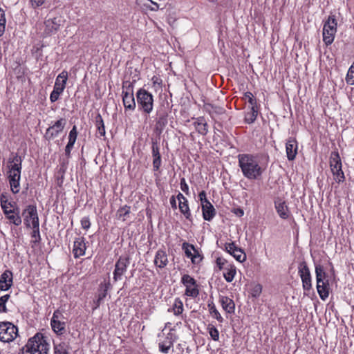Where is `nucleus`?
Returning a JSON list of instances; mask_svg holds the SVG:
<instances>
[{
  "mask_svg": "<svg viewBox=\"0 0 354 354\" xmlns=\"http://www.w3.org/2000/svg\"><path fill=\"white\" fill-rule=\"evenodd\" d=\"M239 166L243 175L249 180L259 178L266 169L260 158L249 153H242L238 156Z\"/></svg>",
  "mask_w": 354,
  "mask_h": 354,
  "instance_id": "f257e3e1",
  "label": "nucleus"
},
{
  "mask_svg": "<svg viewBox=\"0 0 354 354\" xmlns=\"http://www.w3.org/2000/svg\"><path fill=\"white\" fill-rule=\"evenodd\" d=\"M22 158L18 154L10 157L7 164V176L11 191L17 194L20 190V179L21 173Z\"/></svg>",
  "mask_w": 354,
  "mask_h": 354,
  "instance_id": "f03ea898",
  "label": "nucleus"
},
{
  "mask_svg": "<svg viewBox=\"0 0 354 354\" xmlns=\"http://www.w3.org/2000/svg\"><path fill=\"white\" fill-rule=\"evenodd\" d=\"M50 344L41 333L30 338L23 346L21 354H48Z\"/></svg>",
  "mask_w": 354,
  "mask_h": 354,
  "instance_id": "7ed1b4c3",
  "label": "nucleus"
},
{
  "mask_svg": "<svg viewBox=\"0 0 354 354\" xmlns=\"http://www.w3.org/2000/svg\"><path fill=\"white\" fill-rule=\"evenodd\" d=\"M316 288L322 300H326L329 296V275L321 264H315Z\"/></svg>",
  "mask_w": 354,
  "mask_h": 354,
  "instance_id": "20e7f679",
  "label": "nucleus"
},
{
  "mask_svg": "<svg viewBox=\"0 0 354 354\" xmlns=\"http://www.w3.org/2000/svg\"><path fill=\"white\" fill-rule=\"evenodd\" d=\"M137 102L140 109L149 114L153 110V97L147 90L140 88L136 93Z\"/></svg>",
  "mask_w": 354,
  "mask_h": 354,
  "instance_id": "39448f33",
  "label": "nucleus"
},
{
  "mask_svg": "<svg viewBox=\"0 0 354 354\" xmlns=\"http://www.w3.org/2000/svg\"><path fill=\"white\" fill-rule=\"evenodd\" d=\"M18 335V328L10 322H0V341L4 343L13 342Z\"/></svg>",
  "mask_w": 354,
  "mask_h": 354,
  "instance_id": "423d86ee",
  "label": "nucleus"
},
{
  "mask_svg": "<svg viewBox=\"0 0 354 354\" xmlns=\"http://www.w3.org/2000/svg\"><path fill=\"white\" fill-rule=\"evenodd\" d=\"M337 23L334 15H330L323 27V41L326 45L331 44L337 32Z\"/></svg>",
  "mask_w": 354,
  "mask_h": 354,
  "instance_id": "0eeeda50",
  "label": "nucleus"
},
{
  "mask_svg": "<svg viewBox=\"0 0 354 354\" xmlns=\"http://www.w3.org/2000/svg\"><path fill=\"white\" fill-rule=\"evenodd\" d=\"M122 95L124 108L131 111L134 110L136 105L133 96V86L130 82H123Z\"/></svg>",
  "mask_w": 354,
  "mask_h": 354,
  "instance_id": "6e6552de",
  "label": "nucleus"
},
{
  "mask_svg": "<svg viewBox=\"0 0 354 354\" xmlns=\"http://www.w3.org/2000/svg\"><path fill=\"white\" fill-rule=\"evenodd\" d=\"M330 167L334 180L339 183L344 180V174L342 169L340 156L337 152H333L330 158Z\"/></svg>",
  "mask_w": 354,
  "mask_h": 354,
  "instance_id": "1a4fd4ad",
  "label": "nucleus"
},
{
  "mask_svg": "<svg viewBox=\"0 0 354 354\" xmlns=\"http://www.w3.org/2000/svg\"><path fill=\"white\" fill-rule=\"evenodd\" d=\"M181 283L185 287V295L195 298L199 295L198 285L196 281L189 274H184L181 278Z\"/></svg>",
  "mask_w": 354,
  "mask_h": 354,
  "instance_id": "9d476101",
  "label": "nucleus"
},
{
  "mask_svg": "<svg viewBox=\"0 0 354 354\" xmlns=\"http://www.w3.org/2000/svg\"><path fill=\"white\" fill-rule=\"evenodd\" d=\"M24 223L27 227H32L39 225L37 208L30 205L23 211Z\"/></svg>",
  "mask_w": 354,
  "mask_h": 354,
  "instance_id": "9b49d317",
  "label": "nucleus"
},
{
  "mask_svg": "<svg viewBox=\"0 0 354 354\" xmlns=\"http://www.w3.org/2000/svg\"><path fill=\"white\" fill-rule=\"evenodd\" d=\"M298 274L301 278L304 290H310L312 288V278L309 268L305 261L299 263Z\"/></svg>",
  "mask_w": 354,
  "mask_h": 354,
  "instance_id": "f8f14e48",
  "label": "nucleus"
},
{
  "mask_svg": "<svg viewBox=\"0 0 354 354\" xmlns=\"http://www.w3.org/2000/svg\"><path fill=\"white\" fill-rule=\"evenodd\" d=\"M129 263L130 261L128 257L124 256L119 257L115 264V269L113 273V279L115 282L122 279V277L127 272Z\"/></svg>",
  "mask_w": 354,
  "mask_h": 354,
  "instance_id": "ddd939ff",
  "label": "nucleus"
},
{
  "mask_svg": "<svg viewBox=\"0 0 354 354\" xmlns=\"http://www.w3.org/2000/svg\"><path fill=\"white\" fill-rule=\"evenodd\" d=\"M62 313L59 310H55L50 320V326L53 330L57 335H62L65 332L66 323Z\"/></svg>",
  "mask_w": 354,
  "mask_h": 354,
  "instance_id": "4468645a",
  "label": "nucleus"
},
{
  "mask_svg": "<svg viewBox=\"0 0 354 354\" xmlns=\"http://www.w3.org/2000/svg\"><path fill=\"white\" fill-rule=\"evenodd\" d=\"M225 250L231 254L237 261L243 263L246 260L245 252L239 248L234 242L225 243L224 245Z\"/></svg>",
  "mask_w": 354,
  "mask_h": 354,
  "instance_id": "2eb2a0df",
  "label": "nucleus"
},
{
  "mask_svg": "<svg viewBox=\"0 0 354 354\" xmlns=\"http://www.w3.org/2000/svg\"><path fill=\"white\" fill-rule=\"evenodd\" d=\"M66 124V120L64 118H61L56 121L54 124L49 127L46 132V138L48 140L53 139L57 137L64 129Z\"/></svg>",
  "mask_w": 354,
  "mask_h": 354,
  "instance_id": "dca6fc26",
  "label": "nucleus"
},
{
  "mask_svg": "<svg viewBox=\"0 0 354 354\" xmlns=\"http://www.w3.org/2000/svg\"><path fill=\"white\" fill-rule=\"evenodd\" d=\"M178 202V209L185 218L189 221H192V213L189 207L188 200L179 192L176 196Z\"/></svg>",
  "mask_w": 354,
  "mask_h": 354,
  "instance_id": "f3484780",
  "label": "nucleus"
},
{
  "mask_svg": "<svg viewBox=\"0 0 354 354\" xmlns=\"http://www.w3.org/2000/svg\"><path fill=\"white\" fill-rule=\"evenodd\" d=\"M13 286V273L10 270H6L0 275V290L7 291Z\"/></svg>",
  "mask_w": 354,
  "mask_h": 354,
  "instance_id": "a211bd4d",
  "label": "nucleus"
},
{
  "mask_svg": "<svg viewBox=\"0 0 354 354\" xmlns=\"http://www.w3.org/2000/svg\"><path fill=\"white\" fill-rule=\"evenodd\" d=\"M63 19L61 17H56L52 19H48L45 21V32L47 34H53L56 32L62 24L63 23Z\"/></svg>",
  "mask_w": 354,
  "mask_h": 354,
  "instance_id": "6ab92c4d",
  "label": "nucleus"
},
{
  "mask_svg": "<svg viewBox=\"0 0 354 354\" xmlns=\"http://www.w3.org/2000/svg\"><path fill=\"white\" fill-rule=\"evenodd\" d=\"M298 144L295 138H289L286 142V151L288 160L295 159L297 154Z\"/></svg>",
  "mask_w": 354,
  "mask_h": 354,
  "instance_id": "aec40b11",
  "label": "nucleus"
},
{
  "mask_svg": "<svg viewBox=\"0 0 354 354\" xmlns=\"http://www.w3.org/2000/svg\"><path fill=\"white\" fill-rule=\"evenodd\" d=\"M86 250V240L84 237L75 239L73 243V254L75 259L79 258L85 254Z\"/></svg>",
  "mask_w": 354,
  "mask_h": 354,
  "instance_id": "412c9836",
  "label": "nucleus"
},
{
  "mask_svg": "<svg viewBox=\"0 0 354 354\" xmlns=\"http://www.w3.org/2000/svg\"><path fill=\"white\" fill-rule=\"evenodd\" d=\"M111 284L109 281L104 280L100 284L97 294L96 296V301H95V306L94 308H97L100 306L103 299L106 297L107 291L110 288Z\"/></svg>",
  "mask_w": 354,
  "mask_h": 354,
  "instance_id": "4be33fe9",
  "label": "nucleus"
},
{
  "mask_svg": "<svg viewBox=\"0 0 354 354\" xmlns=\"http://www.w3.org/2000/svg\"><path fill=\"white\" fill-rule=\"evenodd\" d=\"M151 153L153 157V170L154 171H159L162 164L161 156L160 153V149L156 142H153L151 147Z\"/></svg>",
  "mask_w": 354,
  "mask_h": 354,
  "instance_id": "5701e85b",
  "label": "nucleus"
},
{
  "mask_svg": "<svg viewBox=\"0 0 354 354\" xmlns=\"http://www.w3.org/2000/svg\"><path fill=\"white\" fill-rule=\"evenodd\" d=\"M274 207L280 218L287 219L289 217V209L285 201L279 198L276 200L274 201Z\"/></svg>",
  "mask_w": 354,
  "mask_h": 354,
  "instance_id": "b1692460",
  "label": "nucleus"
},
{
  "mask_svg": "<svg viewBox=\"0 0 354 354\" xmlns=\"http://www.w3.org/2000/svg\"><path fill=\"white\" fill-rule=\"evenodd\" d=\"M153 263L159 268H164L169 263L166 252L163 250H158L155 255Z\"/></svg>",
  "mask_w": 354,
  "mask_h": 354,
  "instance_id": "393cba45",
  "label": "nucleus"
},
{
  "mask_svg": "<svg viewBox=\"0 0 354 354\" xmlns=\"http://www.w3.org/2000/svg\"><path fill=\"white\" fill-rule=\"evenodd\" d=\"M12 211L5 214L6 219L8 220L10 224L19 226L21 224L22 220L20 216V209L19 207L12 208Z\"/></svg>",
  "mask_w": 354,
  "mask_h": 354,
  "instance_id": "a878e982",
  "label": "nucleus"
},
{
  "mask_svg": "<svg viewBox=\"0 0 354 354\" xmlns=\"http://www.w3.org/2000/svg\"><path fill=\"white\" fill-rule=\"evenodd\" d=\"M185 255L192 259V263H195L198 258H200L198 252L196 250L193 245L184 243L182 246Z\"/></svg>",
  "mask_w": 354,
  "mask_h": 354,
  "instance_id": "bb28decb",
  "label": "nucleus"
},
{
  "mask_svg": "<svg viewBox=\"0 0 354 354\" xmlns=\"http://www.w3.org/2000/svg\"><path fill=\"white\" fill-rule=\"evenodd\" d=\"M220 303L223 309L227 313L232 314L234 313L235 304L234 301L228 297L221 296L220 297Z\"/></svg>",
  "mask_w": 354,
  "mask_h": 354,
  "instance_id": "cd10ccee",
  "label": "nucleus"
},
{
  "mask_svg": "<svg viewBox=\"0 0 354 354\" xmlns=\"http://www.w3.org/2000/svg\"><path fill=\"white\" fill-rule=\"evenodd\" d=\"M203 217L206 221H211L216 214V210L211 203H206L202 205Z\"/></svg>",
  "mask_w": 354,
  "mask_h": 354,
  "instance_id": "c85d7f7f",
  "label": "nucleus"
},
{
  "mask_svg": "<svg viewBox=\"0 0 354 354\" xmlns=\"http://www.w3.org/2000/svg\"><path fill=\"white\" fill-rule=\"evenodd\" d=\"M193 124L198 133L201 135L207 134L208 131L207 124L204 118L200 117L196 118V120L193 122Z\"/></svg>",
  "mask_w": 354,
  "mask_h": 354,
  "instance_id": "c756f323",
  "label": "nucleus"
},
{
  "mask_svg": "<svg viewBox=\"0 0 354 354\" xmlns=\"http://www.w3.org/2000/svg\"><path fill=\"white\" fill-rule=\"evenodd\" d=\"M172 335L169 333L165 339L159 342V350L163 353H168L170 348L173 346Z\"/></svg>",
  "mask_w": 354,
  "mask_h": 354,
  "instance_id": "7c9ffc66",
  "label": "nucleus"
},
{
  "mask_svg": "<svg viewBox=\"0 0 354 354\" xmlns=\"http://www.w3.org/2000/svg\"><path fill=\"white\" fill-rule=\"evenodd\" d=\"M236 274V268L232 263L223 270V276L225 281L228 283L232 282Z\"/></svg>",
  "mask_w": 354,
  "mask_h": 354,
  "instance_id": "2f4dec72",
  "label": "nucleus"
},
{
  "mask_svg": "<svg viewBox=\"0 0 354 354\" xmlns=\"http://www.w3.org/2000/svg\"><path fill=\"white\" fill-rule=\"evenodd\" d=\"M68 79V73L66 71L62 72L57 77L54 85L55 88H59V91L63 92L65 87L66 80Z\"/></svg>",
  "mask_w": 354,
  "mask_h": 354,
  "instance_id": "473e14b6",
  "label": "nucleus"
},
{
  "mask_svg": "<svg viewBox=\"0 0 354 354\" xmlns=\"http://www.w3.org/2000/svg\"><path fill=\"white\" fill-rule=\"evenodd\" d=\"M168 311L173 313L175 315H180L183 311V304L182 301L179 298L175 299L172 307L169 308Z\"/></svg>",
  "mask_w": 354,
  "mask_h": 354,
  "instance_id": "72a5a7b5",
  "label": "nucleus"
},
{
  "mask_svg": "<svg viewBox=\"0 0 354 354\" xmlns=\"http://www.w3.org/2000/svg\"><path fill=\"white\" fill-rule=\"evenodd\" d=\"M0 202L4 215L12 211V208L18 207L15 203L9 202L4 196L1 197Z\"/></svg>",
  "mask_w": 354,
  "mask_h": 354,
  "instance_id": "f704fd0d",
  "label": "nucleus"
},
{
  "mask_svg": "<svg viewBox=\"0 0 354 354\" xmlns=\"http://www.w3.org/2000/svg\"><path fill=\"white\" fill-rule=\"evenodd\" d=\"M258 115V109L257 106H251L250 111L245 113V120L247 123L254 122Z\"/></svg>",
  "mask_w": 354,
  "mask_h": 354,
  "instance_id": "c9c22d12",
  "label": "nucleus"
},
{
  "mask_svg": "<svg viewBox=\"0 0 354 354\" xmlns=\"http://www.w3.org/2000/svg\"><path fill=\"white\" fill-rule=\"evenodd\" d=\"M209 313L211 315L215 318L216 320H218L219 322H223V318L221 315L220 313L218 311L216 308L215 307L214 303H211L208 304Z\"/></svg>",
  "mask_w": 354,
  "mask_h": 354,
  "instance_id": "e433bc0d",
  "label": "nucleus"
},
{
  "mask_svg": "<svg viewBox=\"0 0 354 354\" xmlns=\"http://www.w3.org/2000/svg\"><path fill=\"white\" fill-rule=\"evenodd\" d=\"M32 232L31 234V243L32 244H37L41 240L40 232H39V225L32 227Z\"/></svg>",
  "mask_w": 354,
  "mask_h": 354,
  "instance_id": "4c0bfd02",
  "label": "nucleus"
},
{
  "mask_svg": "<svg viewBox=\"0 0 354 354\" xmlns=\"http://www.w3.org/2000/svg\"><path fill=\"white\" fill-rule=\"evenodd\" d=\"M54 354H68V346L65 342H61L54 346Z\"/></svg>",
  "mask_w": 354,
  "mask_h": 354,
  "instance_id": "58836bf2",
  "label": "nucleus"
},
{
  "mask_svg": "<svg viewBox=\"0 0 354 354\" xmlns=\"http://www.w3.org/2000/svg\"><path fill=\"white\" fill-rule=\"evenodd\" d=\"M129 212L130 207L124 205L119 208L117 212V216L119 218L124 221L126 220V216L129 214Z\"/></svg>",
  "mask_w": 354,
  "mask_h": 354,
  "instance_id": "ea45409f",
  "label": "nucleus"
},
{
  "mask_svg": "<svg viewBox=\"0 0 354 354\" xmlns=\"http://www.w3.org/2000/svg\"><path fill=\"white\" fill-rule=\"evenodd\" d=\"M208 333L211 338L214 341H218L219 339V332L218 329L213 325L209 324L207 326Z\"/></svg>",
  "mask_w": 354,
  "mask_h": 354,
  "instance_id": "a19ab883",
  "label": "nucleus"
},
{
  "mask_svg": "<svg viewBox=\"0 0 354 354\" xmlns=\"http://www.w3.org/2000/svg\"><path fill=\"white\" fill-rule=\"evenodd\" d=\"M216 264L219 270H223L231 263H230L225 258L219 257L216 259Z\"/></svg>",
  "mask_w": 354,
  "mask_h": 354,
  "instance_id": "79ce46f5",
  "label": "nucleus"
},
{
  "mask_svg": "<svg viewBox=\"0 0 354 354\" xmlns=\"http://www.w3.org/2000/svg\"><path fill=\"white\" fill-rule=\"evenodd\" d=\"M10 295H5L3 296L0 297V313H6V303L10 299Z\"/></svg>",
  "mask_w": 354,
  "mask_h": 354,
  "instance_id": "37998d69",
  "label": "nucleus"
},
{
  "mask_svg": "<svg viewBox=\"0 0 354 354\" xmlns=\"http://www.w3.org/2000/svg\"><path fill=\"white\" fill-rule=\"evenodd\" d=\"M6 21L5 12L1 8H0V37L5 31Z\"/></svg>",
  "mask_w": 354,
  "mask_h": 354,
  "instance_id": "c03bdc74",
  "label": "nucleus"
},
{
  "mask_svg": "<svg viewBox=\"0 0 354 354\" xmlns=\"http://www.w3.org/2000/svg\"><path fill=\"white\" fill-rule=\"evenodd\" d=\"M245 101H247L251 106H257V101L253 94L250 92H245L243 97Z\"/></svg>",
  "mask_w": 354,
  "mask_h": 354,
  "instance_id": "a18cd8bd",
  "label": "nucleus"
},
{
  "mask_svg": "<svg viewBox=\"0 0 354 354\" xmlns=\"http://www.w3.org/2000/svg\"><path fill=\"white\" fill-rule=\"evenodd\" d=\"M346 81L348 84L354 85V68H349Z\"/></svg>",
  "mask_w": 354,
  "mask_h": 354,
  "instance_id": "49530a36",
  "label": "nucleus"
},
{
  "mask_svg": "<svg viewBox=\"0 0 354 354\" xmlns=\"http://www.w3.org/2000/svg\"><path fill=\"white\" fill-rule=\"evenodd\" d=\"M98 118L99 120H97L98 133L101 136H102L105 135V128L102 117L99 115Z\"/></svg>",
  "mask_w": 354,
  "mask_h": 354,
  "instance_id": "de8ad7c7",
  "label": "nucleus"
},
{
  "mask_svg": "<svg viewBox=\"0 0 354 354\" xmlns=\"http://www.w3.org/2000/svg\"><path fill=\"white\" fill-rule=\"evenodd\" d=\"M62 92L59 91V88H53V91L50 93V100L52 102H55L59 99L60 94Z\"/></svg>",
  "mask_w": 354,
  "mask_h": 354,
  "instance_id": "09e8293b",
  "label": "nucleus"
},
{
  "mask_svg": "<svg viewBox=\"0 0 354 354\" xmlns=\"http://www.w3.org/2000/svg\"><path fill=\"white\" fill-rule=\"evenodd\" d=\"M77 128L75 126H74L69 132L68 142L75 143L77 139Z\"/></svg>",
  "mask_w": 354,
  "mask_h": 354,
  "instance_id": "8fccbe9b",
  "label": "nucleus"
},
{
  "mask_svg": "<svg viewBox=\"0 0 354 354\" xmlns=\"http://www.w3.org/2000/svg\"><path fill=\"white\" fill-rule=\"evenodd\" d=\"M81 226L84 230H88L91 227V221L88 216L83 217L81 219Z\"/></svg>",
  "mask_w": 354,
  "mask_h": 354,
  "instance_id": "3c124183",
  "label": "nucleus"
},
{
  "mask_svg": "<svg viewBox=\"0 0 354 354\" xmlns=\"http://www.w3.org/2000/svg\"><path fill=\"white\" fill-rule=\"evenodd\" d=\"M180 186L181 190L185 192L186 194H189V186L186 183V180L184 178L180 179Z\"/></svg>",
  "mask_w": 354,
  "mask_h": 354,
  "instance_id": "603ef678",
  "label": "nucleus"
},
{
  "mask_svg": "<svg viewBox=\"0 0 354 354\" xmlns=\"http://www.w3.org/2000/svg\"><path fill=\"white\" fill-rule=\"evenodd\" d=\"M46 0H30V3L33 8L42 6Z\"/></svg>",
  "mask_w": 354,
  "mask_h": 354,
  "instance_id": "864d4df0",
  "label": "nucleus"
},
{
  "mask_svg": "<svg viewBox=\"0 0 354 354\" xmlns=\"http://www.w3.org/2000/svg\"><path fill=\"white\" fill-rule=\"evenodd\" d=\"M199 199L201 202V205H203V204H205L206 203H210L207 197H206V193L204 191H202L198 194Z\"/></svg>",
  "mask_w": 354,
  "mask_h": 354,
  "instance_id": "5fc2aeb1",
  "label": "nucleus"
},
{
  "mask_svg": "<svg viewBox=\"0 0 354 354\" xmlns=\"http://www.w3.org/2000/svg\"><path fill=\"white\" fill-rule=\"evenodd\" d=\"M74 144L75 143H73V142H68L67 145L66 146L65 153L67 156H70L71 151L72 149L73 148Z\"/></svg>",
  "mask_w": 354,
  "mask_h": 354,
  "instance_id": "6e6d98bb",
  "label": "nucleus"
},
{
  "mask_svg": "<svg viewBox=\"0 0 354 354\" xmlns=\"http://www.w3.org/2000/svg\"><path fill=\"white\" fill-rule=\"evenodd\" d=\"M151 81L154 86L158 85L160 86L162 84V80L158 76H153L151 78Z\"/></svg>",
  "mask_w": 354,
  "mask_h": 354,
  "instance_id": "4d7b16f0",
  "label": "nucleus"
},
{
  "mask_svg": "<svg viewBox=\"0 0 354 354\" xmlns=\"http://www.w3.org/2000/svg\"><path fill=\"white\" fill-rule=\"evenodd\" d=\"M177 201L178 200H177L176 196H171V198L169 199L171 206L174 209H176L177 208V204H176Z\"/></svg>",
  "mask_w": 354,
  "mask_h": 354,
  "instance_id": "13d9d810",
  "label": "nucleus"
},
{
  "mask_svg": "<svg viewBox=\"0 0 354 354\" xmlns=\"http://www.w3.org/2000/svg\"><path fill=\"white\" fill-rule=\"evenodd\" d=\"M139 4H142L145 7L149 8L150 0H137Z\"/></svg>",
  "mask_w": 354,
  "mask_h": 354,
  "instance_id": "bf43d9fd",
  "label": "nucleus"
},
{
  "mask_svg": "<svg viewBox=\"0 0 354 354\" xmlns=\"http://www.w3.org/2000/svg\"><path fill=\"white\" fill-rule=\"evenodd\" d=\"M152 6L151 4L149 5V9H150L152 11H157L159 9V5L156 2H152Z\"/></svg>",
  "mask_w": 354,
  "mask_h": 354,
  "instance_id": "052dcab7",
  "label": "nucleus"
},
{
  "mask_svg": "<svg viewBox=\"0 0 354 354\" xmlns=\"http://www.w3.org/2000/svg\"><path fill=\"white\" fill-rule=\"evenodd\" d=\"M261 290V287L260 286H257L255 287V291L258 293H259Z\"/></svg>",
  "mask_w": 354,
  "mask_h": 354,
  "instance_id": "680f3d73",
  "label": "nucleus"
},
{
  "mask_svg": "<svg viewBox=\"0 0 354 354\" xmlns=\"http://www.w3.org/2000/svg\"><path fill=\"white\" fill-rule=\"evenodd\" d=\"M239 214L240 216H243V211L242 209H239Z\"/></svg>",
  "mask_w": 354,
  "mask_h": 354,
  "instance_id": "e2e57ef3",
  "label": "nucleus"
},
{
  "mask_svg": "<svg viewBox=\"0 0 354 354\" xmlns=\"http://www.w3.org/2000/svg\"><path fill=\"white\" fill-rule=\"evenodd\" d=\"M152 2H154L153 0H150V4H152Z\"/></svg>",
  "mask_w": 354,
  "mask_h": 354,
  "instance_id": "0e129e2a",
  "label": "nucleus"
},
{
  "mask_svg": "<svg viewBox=\"0 0 354 354\" xmlns=\"http://www.w3.org/2000/svg\"><path fill=\"white\" fill-rule=\"evenodd\" d=\"M351 66H354V62H353V64Z\"/></svg>",
  "mask_w": 354,
  "mask_h": 354,
  "instance_id": "69168bd1",
  "label": "nucleus"
}]
</instances>
